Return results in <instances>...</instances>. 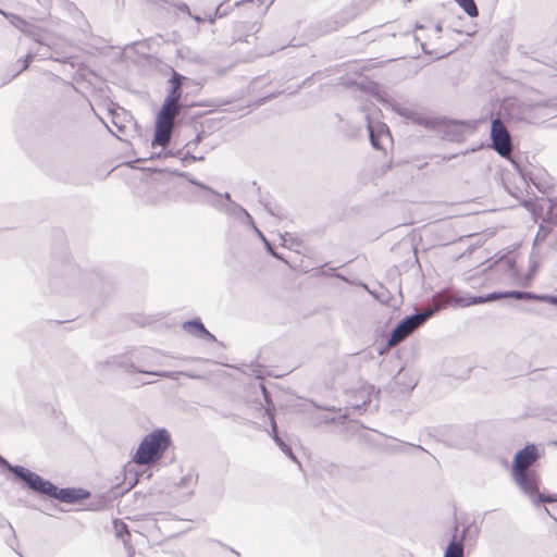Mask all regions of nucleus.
I'll return each instance as SVG.
<instances>
[{
  "label": "nucleus",
  "instance_id": "nucleus-43",
  "mask_svg": "<svg viewBox=\"0 0 557 557\" xmlns=\"http://www.w3.org/2000/svg\"><path fill=\"white\" fill-rule=\"evenodd\" d=\"M262 242H263L264 247L269 253H270V251H275V249L272 247V245L270 244V242L267 239L265 236H262Z\"/></svg>",
  "mask_w": 557,
  "mask_h": 557
},
{
  "label": "nucleus",
  "instance_id": "nucleus-24",
  "mask_svg": "<svg viewBox=\"0 0 557 557\" xmlns=\"http://www.w3.org/2000/svg\"><path fill=\"white\" fill-rule=\"evenodd\" d=\"M549 298H553V294H536L533 292L522 290V300H528V301L536 300V301H542V302L552 305V300H549Z\"/></svg>",
  "mask_w": 557,
  "mask_h": 557
},
{
  "label": "nucleus",
  "instance_id": "nucleus-51",
  "mask_svg": "<svg viewBox=\"0 0 557 557\" xmlns=\"http://www.w3.org/2000/svg\"><path fill=\"white\" fill-rule=\"evenodd\" d=\"M253 230L257 232L258 236L262 239L263 233L256 226V224H251Z\"/></svg>",
  "mask_w": 557,
  "mask_h": 557
},
{
  "label": "nucleus",
  "instance_id": "nucleus-15",
  "mask_svg": "<svg viewBox=\"0 0 557 557\" xmlns=\"http://www.w3.org/2000/svg\"><path fill=\"white\" fill-rule=\"evenodd\" d=\"M485 263H488V265L484 269V271L496 269L509 276H515L517 273L515 258L509 252L504 253L496 259H488L483 264Z\"/></svg>",
  "mask_w": 557,
  "mask_h": 557
},
{
  "label": "nucleus",
  "instance_id": "nucleus-20",
  "mask_svg": "<svg viewBox=\"0 0 557 557\" xmlns=\"http://www.w3.org/2000/svg\"><path fill=\"white\" fill-rule=\"evenodd\" d=\"M124 367L127 372L143 373V374H149V375L166 377V379H176L177 374L181 373V372H176V371H152V370L139 368V366H137L134 362L125 364Z\"/></svg>",
  "mask_w": 557,
  "mask_h": 557
},
{
  "label": "nucleus",
  "instance_id": "nucleus-35",
  "mask_svg": "<svg viewBox=\"0 0 557 557\" xmlns=\"http://www.w3.org/2000/svg\"><path fill=\"white\" fill-rule=\"evenodd\" d=\"M35 58V53L29 51L24 58H21L17 60V63H21V67L13 74V77L17 76L20 73H22L24 70H26L29 64L33 62Z\"/></svg>",
  "mask_w": 557,
  "mask_h": 557
},
{
  "label": "nucleus",
  "instance_id": "nucleus-9",
  "mask_svg": "<svg viewBox=\"0 0 557 557\" xmlns=\"http://www.w3.org/2000/svg\"><path fill=\"white\" fill-rule=\"evenodd\" d=\"M175 115L158 111L154 121V133L151 146H165L172 135L173 120Z\"/></svg>",
  "mask_w": 557,
  "mask_h": 557
},
{
  "label": "nucleus",
  "instance_id": "nucleus-31",
  "mask_svg": "<svg viewBox=\"0 0 557 557\" xmlns=\"http://www.w3.org/2000/svg\"><path fill=\"white\" fill-rule=\"evenodd\" d=\"M164 2L172 8L176 9L178 12L190 15V9L186 2L180 0H164Z\"/></svg>",
  "mask_w": 557,
  "mask_h": 557
},
{
  "label": "nucleus",
  "instance_id": "nucleus-47",
  "mask_svg": "<svg viewBox=\"0 0 557 557\" xmlns=\"http://www.w3.org/2000/svg\"><path fill=\"white\" fill-rule=\"evenodd\" d=\"M218 17H215V11L211 14H208L205 21L207 20L210 24H213L216 21Z\"/></svg>",
  "mask_w": 557,
  "mask_h": 557
},
{
  "label": "nucleus",
  "instance_id": "nucleus-38",
  "mask_svg": "<svg viewBox=\"0 0 557 557\" xmlns=\"http://www.w3.org/2000/svg\"><path fill=\"white\" fill-rule=\"evenodd\" d=\"M231 9V5L225 3V2H222L220 3L216 8H215V17H224L227 15L228 13V10Z\"/></svg>",
  "mask_w": 557,
  "mask_h": 557
},
{
  "label": "nucleus",
  "instance_id": "nucleus-27",
  "mask_svg": "<svg viewBox=\"0 0 557 557\" xmlns=\"http://www.w3.org/2000/svg\"><path fill=\"white\" fill-rule=\"evenodd\" d=\"M24 34L40 46H46L41 30L33 23L28 26Z\"/></svg>",
  "mask_w": 557,
  "mask_h": 557
},
{
  "label": "nucleus",
  "instance_id": "nucleus-36",
  "mask_svg": "<svg viewBox=\"0 0 557 557\" xmlns=\"http://www.w3.org/2000/svg\"><path fill=\"white\" fill-rule=\"evenodd\" d=\"M549 232H550L549 226L541 224L539 227V231L536 233V236H535V242H544L546 239L547 235L549 234Z\"/></svg>",
  "mask_w": 557,
  "mask_h": 557
},
{
  "label": "nucleus",
  "instance_id": "nucleus-28",
  "mask_svg": "<svg viewBox=\"0 0 557 557\" xmlns=\"http://www.w3.org/2000/svg\"><path fill=\"white\" fill-rule=\"evenodd\" d=\"M49 49H50V46L46 44V46H41V48H39L36 52H35V55H40L42 59H51V60H54V61H58L60 63H67V60L69 58L66 57H63V58H53L50 53H49Z\"/></svg>",
  "mask_w": 557,
  "mask_h": 557
},
{
  "label": "nucleus",
  "instance_id": "nucleus-45",
  "mask_svg": "<svg viewBox=\"0 0 557 557\" xmlns=\"http://www.w3.org/2000/svg\"><path fill=\"white\" fill-rule=\"evenodd\" d=\"M196 23L200 24L205 22V17H201L198 14H191L189 15Z\"/></svg>",
  "mask_w": 557,
  "mask_h": 557
},
{
  "label": "nucleus",
  "instance_id": "nucleus-5",
  "mask_svg": "<svg viewBox=\"0 0 557 557\" xmlns=\"http://www.w3.org/2000/svg\"><path fill=\"white\" fill-rule=\"evenodd\" d=\"M186 77L181 73L176 71L172 72L168 81V83L170 84V89L168 90V94L159 111L176 116L185 108H193L199 106L198 103H191L187 106L181 101L183 97V83Z\"/></svg>",
  "mask_w": 557,
  "mask_h": 557
},
{
  "label": "nucleus",
  "instance_id": "nucleus-21",
  "mask_svg": "<svg viewBox=\"0 0 557 557\" xmlns=\"http://www.w3.org/2000/svg\"><path fill=\"white\" fill-rule=\"evenodd\" d=\"M0 13L2 15H4L9 21L10 23L15 27L17 28L18 30H21L23 34L25 33V30L28 28V26L32 24L29 22H27L25 18H23L22 16L20 15H16V14H13V13H10V14H7L5 12H3L2 10H0Z\"/></svg>",
  "mask_w": 557,
  "mask_h": 557
},
{
  "label": "nucleus",
  "instance_id": "nucleus-23",
  "mask_svg": "<svg viewBox=\"0 0 557 557\" xmlns=\"http://www.w3.org/2000/svg\"><path fill=\"white\" fill-rule=\"evenodd\" d=\"M180 177L185 178L191 185H194V186L198 187L199 189L206 191L207 193L206 196H210L211 193H214V189L211 186H209V185L205 184L203 182L197 180L195 176H193L188 172H184L183 174H180Z\"/></svg>",
  "mask_w": 557,
  "mask_h": 557
},
{
  "label": "nucleus",
  "instance_id": "nucleus-25",
  "mask_svg": "<svg viewBox=\"0 0 557 557\" xmlns=\"http://www.w3.org/2000/svg\"><path fill=\"white\" fill-rule=\"evenodd\" d=\"M315 275L319 276H333L346 281V277L336 271V268L329 267L327 263L315 269Z\"/></svg>",
  "mask_w": 557,
  "mask_h": 557
},
{
  "label": "nucleus",
  "instance_id": "nucleus-46",
  "mask_svg": "<svg viewBox=\"0 0 557 557\" xmlns=\"http://www.w3.org/2000/svg\"><path fill=\"white\" fill-rule=\"evenodd\" d=\"M271 437H272V440L274 441V443H275L277 446H280V445L282 444V442H284V441L280 437L278 433H274V434H272V436H271Z\"/></svg>",
  "mask_w": 557,
  "mask_h": 557
},
{
  "label": "nucleus",
  "instance_id": "nucleus-10",
  "mask_svg": "<svg viewBox=\"0 0 557 557\" xmlns=\"http://www.w3.org/2000/svg\"><path fill=\"white\" fill-rule=\"evenodd\" d=\"M476 125L474 122L463 120H450L444 125V138L449 141H461L466 134L474 132Z\"/></svg>",
  "mask_w": 557,
  "mask_h": 557
},
{
  "label": "nucleus",
  "instance_id": "nucleus-8",
  "mask_svg": "<svg viewBox=\"0 0 557 557\" xmlns=\"http://www.w3.org/2000/svg\"><path fill=\"white\" fill-rule=\"evenodd\" d=\"M491 147L500 156L507 157L510 151V135L499 115L495 116L491 121Z\"/></svg>",
  "mask_w": 557,
  "mask_h": 557
},
{
  "label": "nucleus",
  "instance_id": "nucleus-32",
  "mask_svg": "<svg viewBox=\"0 0 557 557\" xmlns=\"http://www.w3.org/2000/svg\"><path fill=\"white\" fill-rule=\"evenodd\" d=\"M401 372L403 368H400L398 373L393 377L395 384L401 385V391H412L416 387L417 382L414 380H410L408 383L401 382Z\"/></svg>",
  "mask_w": 557,
  "mask_h": 557
},
{
  "label": "nucleus",
  "instance_id": "nucleus-50",
  "mask_svg": "<svg viewBox=\"0 0 557 557\" xmlns=\"http://www.w3.org/2000/svg\"><path fill=\"white\" fill-rule=\"evenodd\" d=\"M270 255L272 257H274L275 259H278V260H283V257L281 253H278L276 250L275 251H270Z\"/></svg>",
  "mask_w": 557,
  "mask_h": 557
},
{
  "label": "nucleus",
  "instance_id": "nucleus-11",
  "mask_svg": "<svg viewBox=\"0 0 557 557\" xmlns=\"http://www.w3.org/2000/svg\"><path fill=\"white\" fill-rule=\"evenodd\" d=\"M369 92L377 102L385 107H389L398 115L407 119L413 115V112L410 109L404 108L392 100L389 95L383 90L377 83H372L369 87Z\"/></svg>",
  "mask_w": 557,
  "mask_h": 557
},
{
  "label": "nucleus",
  "instance_id": "nucleus-4",
  "mask_svg": "<svg viewBox=\"0 0 557 557\" xmlns=\"http://www.w3.org/2000/svg\"><path fill=\"white\" fill-rule=\"evenodd\" d=\"M71 260H62L52 264L50 269V285L58 293L81 286L88 276Z\"/></svg>",
  "mask_w": 557,
  "mask_h": 557
},
{
  "label": "nucleus",
  "instance_id": "nucleus-19",
  "mask_svg": "<svg viewBox=\"0 0 557 557\" xmlns=\"http://www.w3.org/2000/svg\"><path fill=\"white\" fill-rule=\"evenodd\" d=\"M137 359L138 362L144 366V369H146V367H159L163 364L162 356L152 348H144Z\"/></svg>",
  "mask_w": 557,
  "mask_h": 557
},
{
  "label": "nucleus",
  "instance_id": "nucleus-40",
  "mask_svg": "<svg viewBox=\"0 0 557 557\" xmlns=\"http://www.w3.org/2000/svg\"><path fill=\"white\" fill-rule=\"evenodd\" d=\"M206 133L203 131L199 132L195 138L186 144V147H190L191 145L197 146L199 145L202 139L205 138Z\"/></svg>",
  "mask_w": 557,
  "mask_h": 557
},
{
  "label": "nucleus",
  "instance_id": "nucleus-3",
  "mask_svg": "<svg viewBox=\"0 0 557 557\" xmlns=\"http://www.w3.org/2000/svg\"><path fill=\"white\" fill-rule=\"evenodd\" d=\"M29 491L42 498L57 499L70 505L81 504L90 497V492L83 487H58L39 474L35 478Z\"/></svg>",
  "mask_w": 557,
  "mask_h": 557
},
{
  "label": "nucleus",
  "instance_id": "nucleus-58",
  "mask_svg": "<svg viewBox=\"0 0 557 557\" xmlns=\"http://www.w3.org/2000/svg\"><path fill=\"white\" fill-rule=\"evenodd\" d=\"M7 524H8L9 529H10L12 532H14V530H13V528H12L11 523H10V522H7Z\"/></svg>",
  "mask_w": 557,
  "mask_h": 557
},
{
  "label": "nucleus",
  "instance_id": "nucleus-16",
  "mask_svg": "<svg viewBox=\"0 0 557 557\" xmlns=\"http://www.w3.org/2000/svg\"><path fill=\"white\" fill-rule=\"evenodd\" d=\"M182 327L186 333L197 338L208 339L210 342L216 341V337L206 329L200 318L184 321Z\"/></svg>",
  "mask_w": 557,
  "mask_h": 557
},
{
  "label": "nucleus",
  "instance_id": "nucleus-41",
  "mask_svg": "<svg viewBox=\"0 0 557 557\" xmlns=\"http://www.w3.org/2000/svg\"><path fill=\"white\" fill-rule=\"evenodd\" d=\"M193 480H194V475H193L191 473H188L187 475H185V476L181 478V480H180V482L177 483V485H178L180 487H185V486H187V485H188V483H189L190 481H193Z\"/></svg>",
  "mask_w": 557,
  "mask_h": 557
},
{
  "label": "nucleus",
  "instance_id": "nucleus-59",
  "mask_svg": "<svg viewBox=\"0 0 557 557\" xmlns=\"http://www.w3.org/2000/svg\"><path fill=\"white\" fill-rule=\"evenodd\" d=\"M286 236H289V234H288V233H285V235H284V236H282V239H283L284 242L286 240V238H285Z\"/></svg>",
  "mask_w": 557,
  "mask_h": 557
},
{
  "label": "nucleus",
  "instance_id": "nucleus-33",
  "mask_svg": "<svg viewBox=\"0 0 557 557\" xmlns=\"http://www.w3.org/2000/svg\"><path fill=\"white\" fill-rule=\"evenodd\" d=\"M183 149H178L176 151L173 150H161L156 153H151L147 159L153 160V159H160V158H168V157H181Z\"/></svg>",
  "mask_w": 557,
  "mask_h": 557
},
{
  "label": "nucleus",
  "instance_id": "nucleus-52",
  "mask_svg": "<svg viewBox=\"0 0 557 557\" xmlns=\"http://www.w3.org/2000/svg\"><path fill=\"white\" fill-rule=\"evenodd\" d=\"M549 300H552V306L557 307V294H553V298H549Z\"/></svg>",
  "mask_w": 557,
  "mask_h": 557
},
{
  "label": "nucleus",
  "instance_id": "nucleus-37",
  "mask_svg": "<svg viewBox=\"0 0 557 557\" xmlns=\"http://www.w3.org/2000/svg\"><path fill=\"white\" fill-rule=\"evenodd\" d=\"M278 447H280V449L284 453V455H285L286 457H288V458H289V459H292L293 461H295V462L299 463V462H298V460H297V458H296V456H295V455H294V453H293L292 447H290L288 444H286L285 442H282V444H281Z\"/></svg>",
  "mask_w": 557,
  "mask_h": 557
},
{
  "label": "nucleus",
  "instance_id": "nucleus-7",
  "mask_svg": "<svg viewBox=\"0 0 557 557\" xmlns=\"http://www.w3.org/2000/svg\"><path fill=\"white\" fill-rule=\"evenodd\" d=\"M203 201L216 209L235 219H245L249 224H253L252 216L244 209L239 203L234 200L231 202H224L221 200V193L214 190L210 196H203Z\"/></svg>",
  "mask_w": 557,
  "mask_h": 557
},
{
  "label": "nucleus",
  "instance_id": "nucleus-30",
  "mask_svg": "<svg viewBox=\"0 0 557 557\" xmlns=\"http://www.w3.org/2000/svg\"><path fill=\"white\" fill-rule=\"evenodd\" d=\"M260 202L263 205L267 212L270 213L271 215L280 219H283L285 216L283 210L277 205H272L270 201L263 200H260Z\"/></svg>",
  "mask_w": 557,
  "mask_h": 557
},
{
  "label": "nucleus",
  "instance_id": "nucleus-14",
  "mask_svg": "<svg viewBox=\"0 0 557 557\" xmlns=\"http://www.w3.org/2000/svg\"><path fill=\"white\" fill-rule=\"evenodd\" d=\"M0 467L10 471L15 480L24 484L27 490L30 488L35 478L38 473L29 470L28 468L21 465H13L0 455Z\"/></svg>",
  "mask_w": 557,
  "mask_h": 557
},
{
  "label": "nucleus",
  "instance_id": "nucleus-48",
  "mask_svg": "<svg viewBox=\"0 0 557 557\" xmlns=\"http://www.w3.org/2000/svg\"><path fill=\"white\" fill-rule=\"evenodd\" d=\"M274 433H278L277 432V425L275 423V420L273 418H271V433H270V435L272 436V434H274Z\"/></svg>",
  "mask_w": 557,
  "mask_h": 557
},
{
  "label": "nucleus",
  "instance_id": "nucleus-13",
  "mask_svg": "<svg viewBox=\"0 0 557 557\" xmlns=\"http://www.w3.org/2000/svg\"><path fill=\"white\" fill-rule=\"evenodd\" d=\"M473 523L463 528L460 535H458V524L455 523L453 528V535L444 550L443 557H465V545L463 542L466 540L467 533L470 531Z\"/></svg>",
  "mask_w": 557,
  "mask_h": 557
},
{
  "label": "nucleus",
  "instance_id": "nucleus-61",
  "mask_svg": "<svg viewBox=\"0 0 557 557\" xmlns=\"http://www.w3.org/2000/svg\"><path fill=\"white\" fill-rule=\"evenodd\" d=\"M134 163V161H128L126 164L129 165V166H133L132 164Z\"/></svg>",
  "mask_w": 557,
  "mask_h": 557
},
{
  "label": "nucleus",
  "instance_id": "nucleus-18",
  "mask_svg": "<svg viewBox=\"0 0 557 557\" xmlns=\"http://www.w3.org/2000/svg\"><path fill=\"white\" fill-rule=\"evenodd\" d=\"M226 545L219 541L207 542L197 553L196 557H225Z\"/></svg>",
  "mask_w": 557,
  "mask_h": 557
},
{
  "label": "nucleus",
  "instance_id": "nucleus-26",
  "mask_svg": "<svg viewBox=\"0 0 557 557\" xmlns=\"http://www.w3.org/2000/svg\"><path fill=\"white\" fill-rule=\"evenodd\" d=\"M168 195L164 191L149 190L146 195L145 201L149 205H160L166 199Z\"/></svg>",
  "mask_w": 557,
  "mask_h": 557
},
{
  "label": "nucleus",
  "instance_id": "nucleus-34",
  "mask_svg": "<svg viewBox=\"0 0 557 557\" xmlns=\"http://www.w3.org/2000/svg\"><path fill=\"white\" fill-rule=\"evenodd\" d=\"M496 294L495 300L500 298H513L516 300H522V290H506V292H494Z\"/></svg>",
  "mask_w": 557,
  "mask_h": 557
},
{
  "label": "nucleus",
  "instance_id": "nucleus-44",
  "mask_svg": "<svg viewBox=\"0 0 557 557\" xmlns=\"http://www.w3.org/2000/svg\"><path fill=\"white\" fill-rule=\"evenodd\" d=\"M221 200L224 201V202H231L233 201L232 197H231V194L230 193H224V194H221Z\"/></svg>",
  "mask_w": 557,
  "mask_h": 557
},
{
  "label": "nucleus",
  "instance_id": "nucleus-57",
  "mask_svg": "<svg viewBox=\"0 0 557 557\" xmlns=\"http://www.w3.org/2000/svg\"><path fill=\"white\" fill-rule=\"evenodd\" d=\"M442 30V26L438 24L436 25V32H441Z\"/></svg>",
  "mask_w": 557,
  "mask_h": 557
},
{
  "label": "nucleus",
  "instance_id": "nucleus-29",
  "mask_svg": "<svg viewBox=\"0 0 557 557\" xmlns=\"http://www.w3.org/2000/svg\"><path fill=\"white\" fill-rule=\"evenodd\" d=\"M544 223L557 224V202L549 199V207L544 218Z\"/></svg>",
  "mask_w": 557,
  "mask_h": 557
},
{
  "label": "nucleus",
  "instance_id": "nucleus-49",
  "mask_svg": "<svg viewBox=\"0 0 557 557\" xmlns=\"http://www.w3.org/2000/svg\"><path fill=\"white\" fill-rule=\"evenodd\" d=\"M508 104H509V100H505L502 106H500V110H499V114H502V111H506L507 108H508Z\"/></svg>",
  "mask_w": 557,
  "mask_h": 557
},
{
  "label": "nucleus",
  "instance_id": "nucleus-17",
  "mask_svg": "<svg viewBox=\"0 0 557 557\" xmlns=\"http://www.w3.org/2000/svg\"><path fill=\"white\" fill-rule=\"evenodd\" d=\"M495 296H496V294L494 292L485 294V295L466 294V295L459 296L456 299V304L460 307H470V306H475V305L494 301Z\"/></svg>",
  "mask_w": 557,
  "mask_h": 557
},
{
  "label": "nucleus",
  "instance_id": "nucleus-62",
  "mask_svg": "<svg viewBox=\"0 0 557 557\" xmlns=\"http://www.w3.org/2000/svg\"><path fill=\"white\" fill-rule=\"evenodd\" d=\"M384 352V349H379V354L382 355Z\"/></svg>",
  "mask_w": 557,
  "mask_h": 557
},
{
  "label": "nucleus",
  "instance_id": "nucleus-63",
  "mask_svg": "<svg viewBox=\"0 0 557 557\" xmlns=\"http://www.w3.org/2000/svg\"><path fill=\"white\" fill-rule=\"evenodd\" d=\"M556 72H557V67H556Z\"/></svg>",
  "mask_w": 557,
  "mask_h": 557
},
{
  "label": "nucleus",
  "instance_id": "nucleus-1",
  "mask_svg": "<svg viewBox=\"0 0 557 557\" xmlns=\"http://www.w3.org/2000/svg\"><path fill=\"white\" fill-rule=\"evenodd\" d=\"M543 454L544 450L537 445L528 443L515 454L511 462L512 481L524 495L530 497L534 507L557 502V494L540 492V475L531 468Z\"/></svg>",
  "mask_w": 557,
  "mask_h": 557
},
{
  "label": "nucleus",
  "instance_id": "nucleus-12",
  "mask_svg": "<svg viewBox=\"0 0 557 557\" xmlns=\"http://www.w3.org/2000/svg\"><path fill=\"white\" fill-rule=\"evenodd\" d=\"M369 119V116H367ZM367 129L371 146L376 150L384 149V141H392V134L388 126L384 123H372L368 120Z\"/></svg>",
  "mask_w": 557,
  "mask_h": 557
},
{
  "label": "nucleus",
  "instance_id": "nucleus-55",
  "mask_svg": "<svg viewBox=\"0 0 557 557\" xmlns=\"http://www.w3.org/2000/svg\"><path fill=\"white\" fill-rule=\"evenodd\" d=\"M249 38H253V39H256V38L253 37V35H247V36H246V38H245V41H246L247 44H250Z\"/></svg>",
  "mask_w": 557,
  "mask_h": 557
},
{
  "label": "nucleus",
  "instance_id": "nucleus-53",
  "mask_svg": "<svg viewBox=\"0 0 557 557\" xmlns=\"http://www.w3.org/2000/svg\"><path fill=\"white\" fill-rule=\"evenodd\" d=\"M543 510H544V512H545L546 515H548V516H549L554 521H556V522H557V519H556V518L550 513V511L548 510V508L544 507V509H543Z\"/></svg>",
  "mask_w": 557,
  "mask_h": 557
},
{
  "label": "nucleus",
  "instance_id": "nucleus-54",
  "mask_svg": "<svg viewBox=\"0 0 557 557\" xmlns=\"http://www.w3.org/2000/svg\"><path fill=\"white\" fill-rule=\"evenodd\" d=\"M226 550H230V552H232L233 554H235V555L239 556V553H238L237 550H235L234 548H231V547L226 546L225 552H226Z\"/></svg>",
  "mask_w": 557,
  "mask_h": 557
},
{
  "label": "nucleus",
  "instance_id": "nucleus-2",
  "mask_svg": "<svg viewBox=\"0 0 557 557\" xmlns=\"http://www.w3.org/2000/svg\"><path fill=\"white\" fill-rule=\"evenodd\" d=\"M171 445V435L164 428L148 433L139 443L133 460L143 466L158 462Z\"/></svg>",
  "mask_w": 557,
  "mask_h": 557
},
{
  "label": "nucleus",
  "instance_id": "nucleus-22",
  "mask_svg": "<svg viewBox=\"0 0 557 557\" xmlns=\"http://www.w3.org/2000/svg\"><path fill=\"white\" fill-rule=\"evenodd\" d=\"M469 17H478L479 9L474 0H454Z\"/></svg>",
  "mask_w": 557,
  "mask_h": 557
},
{
  "label": "nucleus",
  "instance_id": "nucleus-39",
  "mask_svg": "<svg viewBox=\"0 0 557 557\" xmlns=\"http://www.w3.org/2000/svg\"><path fill=\"white\" fill-rule=\"evenodd\" d=\"M180 158L182 159V162H183V163H185L186 161H193V162H195V161L203 160V157H202V156H200V157H196V156H194L189 150H188L185 154H183V153H182V156H181Z\"/></svg>",
  "mask_w": 557,
  "mask_h": 557
},
{
  "label": "nucleus",
  "instance_id": "nucleus-6",
  "mask_svg": "<svg viewBox=\"0 0 557 557\" xmlns=\"http://www.w3.org/2000/svg\"><path fill=\"white\" fill-rule=\"evenodd\" d=\"M433 313V310L428 309L406 315L392 330L387 345H394L405 339L414 330L422 326Z\"/></svg>",
  "mask_w": 557,
  "mask_h": 557
},
{
  "label": "nucleus",
  "instance_id": "nucleus-42",
  "mask_svg": "<svg viewBox=\"0 0 557 557\" xmlns=\"http://www.w3.org/2000/svg\"><path fill=\"white\" fill-rule=\"evenodd\" d=\"M151 171L153 172H170L171 174L173 175H176V176H180V174H183L184 171H180V170H169V169H164V170H160V169H150Z\"/></svg>",
  "mask_w": 557,
  "mask_h": 557
},
{
  "label": "nucleus",
  "instance_id": "nucleus-56",
  "mask_svg": "<svg viewBox=\"0 0 557 557\" xmlns=\"http://www.w3.org/2000/svg\"><path fill=\"white\" fill-rule=\"evenodd\" d=\"M201 115H202V113H201V112L195 113V114L193 115V119H195V117H199V116H201Z\"/></svg>",
  "mask_w": 557,
  "mask_h": 557
},
{
  "label": "nucleus",
  "instance_id": "nucleus-60",
  "mask_svg": "<svg viewBox=\"0 0 557 557\" xmlns=\"http://www.w3.org/2000/svg\"><path fill=\"white\" fill-rule=\"evenodd\" d=\"M475 534H479L480 532V529L478 527H475V530H474Z\"/></svg>",
  "mask_w": 557,
  "mask_h": 557
}]
</instances>
